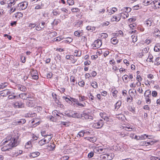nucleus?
<instances>
[{"label":"nucleus","instance_id":"nucleus-5","mask_svg":"<svg viewBox=\"0 0 160 160\" xmlns=\"http://www.w3.org/2000/svg\"><path fill=\"white\" fill-rule=\"evenodd\" d=\"M12 105L15 108H23L24 104L21 102L17 101L13 103Z\"/></svg>","mask_w":160,"mask_h":160},{"label":"nucleus","instance_id":"nucleus-47","mask_svg":"<svg viewBox=\"0 0 160 160\" xmlns=\"http://www.w3.org/2000/svg\"><path fill=\"white\" fill-rule=\"evenodd\" d=\"M36 114L35 113H32L31 112H29L27 114V116L28 117H34L35 116Z\"/></svg>","mask_w":160,"mask_h":160},{"label":"nucleus","instance_id":"nucleus-13","mask_svg":"<svg viewBox=\"0 0 160 160\" xmlns=\"http://www.w3.org/2000/svg\"><path fill=\"white\" fill-rule=\"evenodd\" d=\"M151 5L154 9L160 8V2L158 1H152Z\"/></svg>","mask_w":160,"mask_h":160},{"label":"nucleus","instance_id":"nucleus-31","mask_svg":"<svg viewBox=\"0 0 160 160\" xmlns=\"http://www.w3.org/2000/svg\"><path fill=\"white\" fill-rule=\"evenodd\" d=\"M121 18H123L125 19L127 18L129 16L128 13L126 12H122L119 13Z\"/></svg>","mask_w":160,"mask_h":160},{"label":"nucleus","instance_id":"nucleus-17","mask_svg":"<svg viewBox=\"0 0 160 160\" xmlns=\"http://www.w3.org/2000/svg\"><path fill=\"white\" fill-rule=\"evenodd\" d=\"M157 141H158L157 140H154L153 141H151L150 142H142L140 143V145L142 146H147L149 145H152L154 143H155L157 142Z\"/></svg>","mask_w":160,"mask_h":160},{"label":"nucleus","instance_id":"nucleus-41","mask_svg":"<svg viewBox=\"0 0 160 160\" xmlns=\"http://www.w3.org/2000/svg\"><path fill=\"white\" fill-rule=\"evenodd\" d=\"M91 86L94 88L97 89L98 88V84L95 81H93L91 83Z\"/></svg>","mask_w":160,"mask_h":160},{"label":"nucleus","instance_id":"nucleus-32","mask_svg":"<svg viewBox=\"0 0 160 160\" xmlns=\"http://www.w3.org/2000/svg\"><path fill=\"white\" fill-rule=\"evenodd\" d=\"M152 0H143L142 3L144 6H147L150 4H152Z\"/></svg>","mask_w":160,"mask_h":160},{"label":"nucleus","instance_id":"nucleus-59","mask_svg":"<svg viewBox=\"0 0 160 160\" xmlns=\"http://www.w3.org/2000/svg\"><path fill=\"white\" fill-rule=\"evenodd\" d=\"M79 99L80 101H83L86 100V97L81 95H79Z\"/></svg>","mask_w":160,"mask_h":160},{"label":"nucleus","instance_id":"nucleus-7","mask_svg":"<svg viewBox=\"0 0 160 160\" xmlns=\"http://www.w3.org/2000/svg\"><path fill=\"white\" fill-rule=\"evenodd\" d=\"M104 149L102 146L96 147L94 148L93 151L96 153H102L104 152Z\"/></svg>","mask_w":160,"mask_h":160},{"label":"nucleus","instance_id":"nucleus-2","mask_svg":"<svg viewBox=\"0 0 160 160\" xmlns=\"http://www.w3.org/2000/svg\"><path fill=\"white\" fill-rule=\"evenodd\" d=\"M74 57L73 55H67L66 56L65 58L67 60H69L71 63L74 64L77 61V59Z\"/></svg>","mask_w":160,"mask_h":160},{"label":"nucleus","instance_id":"nucleus-63","mask_svg":"<svg viewBox=\"0 0 160 160\" xmlns=\"http://www.w3.org/2000/svg\"><path fill=\"white\" fill-rule=\"evenodd\" d=\"M31 136H32V139L31 140L32 141H34V140H36L37 139L38 137L36 136L34 134H32L31 135Z\"/></svg>","mask_w":160,"mask_h":160},{"label":"nucleus","instance_id":"nucleus-57","mask_svg":"<svg viewBox=\"0 0 160 160\" xmlns=\"http://www.w3.org/2000/svg\"><path fill=\"white\" fill-rule=\"evenodd\" d=\"M154 50L155 52H158L160 50V46L157 45L154 47Z\"/></svg>","mask_w":160,"mask_h":160},{"label":"nucleus","instance_id":"nucleus-29","mask_svg":"<svg viewBox=\"0 0 160 160\" xmlns=\"http://www.w3.org/2000/svg\"><path fill=\"white\" fill-rule=\"evenodd\" d=\"M55 145L53 143H51L48 145V149L50 151H53L54 150Z\"/></svg>","mask_w":160,"mask_h":160},{"label":"nucleus","instance_id":"nucleus-56","mask_svg":"<svg viewBox=\"0 0 160 160\" xmlns=\"http://www.w3.org/2000/svg\"><path fill=\"white\" fill-rule=\"evenodd\" d=\"M153 58V56L151 54H149L147 58L146 61L147 62H151L152 61Z\"/></svg>","mask_w":160,"mask_h":160},{"label":"nucleus","instance_id":"nucleus-40","mask_svg":"<svg viewBox=\"0 0 160 160\" xmlns=\"http://www.w3.org/2000/svg\"><path fill=\"white\" fill-rule=\"evenodd\" d=\"M154 34L155 36L160 38V31L157 28L155 29Z\"/></svg>","mask_w":160,"mask_h":160},{"label":"nucleus","instance_id":"nucleus-34","mask_svg":"<svg viewBox=\"0 0 160 160\" xmlns=\"http://www.w3.org/2000/svg\"><path fill=\"white\" fill-rule=\"evenodd\" d=\"M31 140L25 144V147L27 149L30 148L32 147Z\"/></svg>","mask_w":160,"mask_h":160},{"label":"nucleus","instance_id":"nucleus-14","mask_svg":"<svg viewBox=\"0 0 160 160\" xmlns=\"http://www.w3.org/2000/svg\"><path fill=\"white\" fill-rule=\"evenodd\" d=\"M121 18L119 13L118 14H115L113 15L111 19V20L112 22H118L121 19Z\"/></svg>","mask_w":160,"mask_h":160},{"label":"nucleus","instance_id":"nucleus-44","mask_svg":"<svg viewBox=\"0 0 160 160\" xmlns=\"http://www.w3.org/2000/svg\"><path fill=\"white\" fill-rule=\"evenodd\" d=\"M45 137L44 138V139L46 140V142L47 143L49 142V141L51 140L52 139V136L51 135H47L46 136H45Z\"/></svg>","mask_w":160,"mask_h":160},{"label":"nucleus","instance_id":"nucleus-48","mask_svg":"<svg viewBox=\"0 0 160 160\" xmlns=\"http://www.w3.org/2000/svg\"><path fill=\"white\" fill-rule=\"evenodd\" d=\"M146 136V138L148 137V136L146 134H143L140 136H138L139 140H143L145 139V137Z\"/></svg>","mask_w":160,"mask_h":160},{"label":"nucleus","instance_id":"nucleus-64","mask_svg":"<svg viewBox=\"0 0 160 160\" xmlns=\"http://www.w3.org/2000/svg\"><path fill=\"white\" fill-rule=\"evenodd\" d=\"M150 159V160H160V158H159L154 156L151 157Z\"/></svg>","mask_w":160,"mask_h":160},{"label":"nucleus","instance_id":"nucleus-43","mask_svg":"<svg viewBox=\"0 0 160 160\" xmlns=\"http://www.w3.org/2000/svg\"><path fill=\"white\" fill-rule=\"evenodd\" d=\"M121 103V101H118L115 105V109H118L120 107Z\"/></svg>","mask_w":160,"mask_h":160},{"label":"nucleus","instance_id":"nucleus-10","mask_svg":"<svg viewBox=\"0 0 160 160\" xmlns=\"http://www.w3.org/2000/svg\"><path fill=\"white\" fill-rule=\"evenodd\" d=\"M82 117L86 119L92 120L93 117L88 112H83L82 114Z\"/></svg>","mask_w":160,"mask_h":160},{"label":"nucleus","instance_id":"nucleus-25","mask_svg":"<svg viewBox=\"0 0 160 160\" xmlns=\"http://www.w3.org/2000/svg\"><path fill=\"white\" fill-rule=\"evenodd\" d=\"M27 99H32V100H36L37 98L35 97V95L34 94L32 93H28L27 95Z\"/></svg>","mask_w":160,"mask_h":160},{"label":"nucleus","instance_id":"nucleus-8","mask_svg":"<svg viewBox=\"0 0 160 160\" xmlns=\"http://www.w3.org/2000/svg\"><path fill=\"white\" fill-rule=\"evenodd\" d=\"M11 94H14V92H12L8 90H4L1 92V96L6 97L8 95Z\"/></svg>","mask_w":160,"mask_h":160},{"label":"nucleus","instance_id":"nucleus-11","mask_svg":"<svg viewBox=\"0 0 160 160\" xmlns=\"http://www.w3.org/2000/svg\"><path fill=\"white\" fill-rule=\"evenodd\" d=\"M144 24L146 27H150L154 24V21L152 18H149L144 22Z\"/></svg>","mask_w":160,"mask_h":160},{"label":"nucleus","instance_id":"nucleus-16","mask_svg":"<svg viewBox=\"0 0 160 160\" xmlns=\"http://www.w3.org/2000/svg\"><path fill=\"white\" fill-rule=\"evenodd\" d=\"M74 35L75 36L80 37L84 35V32L82 30H77L74 32Z\"/></svg>","mask_w":160,"mask_h":160},{"label":"nucleus","instance_id":"nucleus-35","mask_svg":"<svg viewBox=\"0 0 160 160\" xmlns=\"http://www.w3.org/2000/svg\"><path fill=\"white\" fill-rule=\"evenodd\" d=\"M144 96L145 98L151 97V92L150 90H146L144 92Z\"/></svg>","mask_w":160,"mask_h":160},{"label":"nucleus","instance_id":"nucleus-9","mask_svg":"<svg viewBox=\"0 0 160 160\" xmlns=\"http://www.w3.org/2000/svg\"><path fill=\"white\" fill-rule=\"evenodd\" d=\"M31 75L33 79L37 80L38 78V72L36 70L32 69L31 72Z\"/></svg>","mask_w":160,"mask_h":160},{"label":"nucleus","instance_id":"nucleus-27","mask_svg":"<svg viewBox=\"0 0 160 160\" xmlns=\"http://www.w3.org/2000/svg\"><path fill=\"white\" fill-rule=\"evenodd\" d=\"M28 94L27 93H21L19 95V97L21 98L23 100H27V95Z\"/></svg>","mask_w":160,"mask_h":160},{"label":"nucleus","instance_id":"nucleus-1","mask_svg":"<svg viewBox=\"0 0 160 160\" xmlns=\"http://www.w3.org/2000/svg\"><path fill=\"white\" fill-rule=\"evenodd\" d=\"M19 135L18 133H17L12 138L10 139V142L9 143L12 148L17 146L19 143Z\"/></svg>","mask_w":160,"mask_h":160},{"label":"nucleus","instance_id":"nucleus-51","mask_svg":"<svg viewBox=\"0 0 160 160\" xmlns=\"http://www.w3.org/2000/svg\"><path fill=\"white\" fill-rule=\"evenodd\" d=\"M132 42L134 43L137 41V36L136 35H132L131 36Z\"/></svg>","mask_w":160,"mask_h":160},{"label":"nucleus","instance_id":"nucleus-18","mask_svg":"<svg viewBox=\"0 0 160 160\" xmlns=\"http://www.w3.org/2000/svg\"><path fill=\"white\" fill-rule=\"evenodd\" d=\"M136 80L137 82L136 83L137 86L138 87H140L141 85V82L142 80V78L139 75H137L136 77Z\"/></svg>","mask_w":160,"mask_h":160},{"label":"nucleus","instance_id":"nucleus-53","mask_svg":"<svg viewBox=\"0 0 160 160\" xmlns=\"http://www.w3.org/2000/svg\"><path fill=\"white\" fill-rule=\"evenodd\" d=\"M154 64L155 65H158L160 64V58H157L154 62Z\"/></svg>","mask_w":160,"mask_h":160},{"label":"nucleus","instance_id":"nucleus-38","mask_svg":"<svg viewBox=\"0 0 160 160\" xmlns=\"http://www.w3.org/2000/svg\"><path fill=\"white\" fill-rule=\"evenodd\" d=\"M76 81L74 77L73 76H71L70 77V82L71 83L72 86L73 87L75 85V82Z\"/></svg>","mask_w":160,"mask_h":160},{"label":"nucleus","instance_id":"nucleus-4","mask_svg":"<svg viewBox=\"0 0 160 160\" xmlns=\"http://www.w3.org/2000/svg\"><path fill=\"white\" fill-rule=\"evenodd\" d=\"M103 160H111L113 158V155L112 153L105 154L101 155Z\"/></svg>","mask_w":160,"mask_h":160},{"label":"nucleus","instance_id":"nucleus-62","mask_svg":"<svg viewBox=\"0 0 160 160\" xmlns=\"http://www.w3.org/2000/svg\"><path fill=\"white\" fill-rule=\"evenodd\" d=\"M136 20V19L133 18H130L128 19V24H129L130 23H134L133 22H134Z\"/></svg>","mask_w":160,"mask_h":160},{"label":"nucleus","instance_id":"nucleus-46","mask_svg":"<svg viewBox=\"0 0 160 160\" xmlns=\"http://www.w3.org/2000/svg\"><path fill=\"white\" fill-rule=\"evenodd\" d=\"M46 140L44 139V138L43 139H42L41 140H40L39 142L38 143L39 145L40 146H42L45 144L46 143H48L46 141Z\"/></svg>","mask_w":160,"mask_h":160},{"label":"nucleus","instance_id":"nucleus-42","mask_svg":"<svg viewBox=\"0 0 160 160\" xmlns=\"http://www.w3.org/2000/svg\"><path fill=\"white\" fill-rule=\"evenodd\" d=\"M71 11L72 13H77L80 12V10L78 8H72L71 9Z\"/></svg>","mask_w":160,"mask_h":160},{"label":"nucleus","instance_id":"nucleus-24","mask_svg":"<svg viewBox=\"0 0 160 160\" xmlns=\"http://www.w3.org/2000/svg\"><path fill=\"white\" fill-rule=\"evenodd\" d=\"M12 137L10 136H7L1 142V144L2 145H3L7 143L11 139Z\"/></svg>","mask_w":160,"mask_h":160},{"label":"nucleus","instance_id":"nucleus-20","mask_svg":"<svg viewBox=\"0 0 160 160\" xmlns=\"http://www.w3.org/2000/svg\"><path fill=\"white\" fill-rule=\"evenodd\" d=\"M36 100L28 99L27 102V105L29 107H34L35 106V102Z\"/></svg>","mask_w":160,"mask_h":160},{"label":"nucleus","instance_id":"nucleus-55","mask_svg":"<svg viewBox=\"0 0 160 160\" xmlns=\"http://www.w3.org/2000/svg\"><path fill=\"white\" fill-rule=\"evenodd\" d=\"M67 3L69 6H72L74 4V2L73 0H67Z\"/></svg>","mask_w":160,"mask_h":160},{"label":"nucleus","instance_id":"nucleus-23","mask_svg":"<svg viewBox=\"0 0 160 160\" xmlns=\"http://www.w3.org/2000/svg\"><path fill=\"white\" fill-rule=\"evenodd\" d=\"M111 92H112L113 97L114 98H116L117 97V95L118 92V91L116 90L115 87H114L112 88Z\"/></svg>","mask_w":160,"mask_h":160},{"label":"nucleus","instance_id":"nucleus-30","mask_svg":"<svg viewBox=\"0 0 160 160\" xmlns=\"http://www.w3.org/2000/svg\"><path fill=\"white\" fill-rule=\"evenodd\" d=\"M52 13L54 16H57L60 13V12L58 8H57L53 10Z\"/></svg>","mask_w":160,"mask_h":160},{"label":"nucleus","instance_id":"nucleus-21","mask_svg":"<svg viewBox=\"0 0 160 160\" xmlns=\"http://www.w3.org/2000/svg\"><path fill=\"white\" fill-rule=\"evenodd\" d=\"M73 55L74 56L79 57L82 55V51L79 49L75 50L73 52Z\"/></svg>","mask_w":160,"mask_h":160},{"label":"nucleus","instance_id":"nucleus-60","mask_svg":"<svg viewBox=\"0 0 160 160\" xmlns=\"http://www.w3.org/2000/svg\"><path fill=\"white\" fill-rule=\"evenodd\" d=\"M145 99L146 102L147 104H150L151 102L150 97L145 98Z\"/></svg>","mask_w":160,"mask_h":160},{"label":"nucleus","instance_id":"nucleus-36","mask_svg":"<svg viewBox=\"0 0 160 160\" xmlns=\"http://www.w3.org/2000/svg\"><path fill=\"white\" fill-rule=\"evenodd\" d=\"M39 154L40 153L38 152H33L30 153V157L34 158L38 157Z\"/></svg>","mask_w":160,"mask_h":160},{"label":"nucleus","instance_id":"nucleus-3","mask_svg":"<svg viewBox=\"0 0 160 160\" xmlns=\"http://www.w3.org/2000/svg\"><path fill=\"white\" fill-rule=\"evenodd\" d=\"M28 6V3L24 2L19 3L18 5V9L19 10H22L26 9Z\"/></svg>","mask_w":160,"mask_h":160},{"label":"nucleus","instance_id":"nucleus-49","mask_svg":"<svg viewBox=\"0 0 160 160\" xmlns=\"http://www.w3.org/2000/svg\"><path fill=\"white\" fill-rule=\"evenodd\" d=\"M61 10L62 12H63L67 14H69L70 13V12L65 8H62L61 9Z\"/></svg>","mask_w":160,"mask_h":160},{"label":"nucleus","instance_id":"nucleus-58","mask_svg":"<svg viewBox=\"0 0 160 160\" xmlns=\"http://www.w3.org/2000/svg\"><path fill=\"white\" fill-rule=\"evenodd\" d=\"M78 85L80 87H83L85 85V82L83 80H82L78 82Z\"/></svg>","mask_w":160,"mask_h":160},{"label":"nucleus","instance_id":"nucleus-33","mask_svg":"<svg viewBox=\"0 0 160 160\" xmlns=\"http://www.w3.org/2000/svg\"><path fill=\"white\" fill-rule=\"evenodd\" d=\"M123 81L126 83H128L129 81L128 79V75L125 74L122 77Z\"/></svg>","mask_w":160,"mask_h":160},{"label":"nucleus","instance_id":"nucleus-28","mask_svg":"<svg viewBox=\"0 0 160 160\" xmlns=\"http://www.w3.org/2000/svg\"><path fill=\"white\" fill-rule=\"evenodd\" d=\"M122 128L124 130L128 131H131L132 130V129H134L133 128L132 129V127L131 126H129L128 125H125L124 126H122Z\"/></svg>","mask_w":160,"mask_h":160},{"label":"nucleus","instance_id":"nucleus-50","mask_svg":"<svg viewBox=\"0 0 160 160\" xmlns=\"http://www.w3.org/2000/svg\"><path fill=\"white\" fill-rule=\"evenodd\" d=\"M108 37V35L106 33H102L100 35V38L101 39H105Z\"/></svg>","mask_w":160,"mask_h":160},{"label":"nucleus","instance_id":"nucleus-19","mask_svg":"<svg viewBox=\"0 0 160 160\" xmlns=\"http://www.w3.org/2000/svg\"><path fill=\"white\" fill-rule=\"evenodd\" d=\"M12 148L10 144L9 143L8 144L2 147L1 148V150L2 151H9V149H11Z\"/></svg>","mask_w":160,"mask_h":160},{"label":"nucleus","instance_id":"nucleus-22","mask_svg":"<svg viewBox=\"0 0 160 160\" xmlns=\"http://www.w3.org/2000/svg\"><path fill=\"white\" fill-rule=\"evenodd\" d=\"M99 114L102 118H103L105 120H106L107 121H109V118L105 112H101Z\"/></svg>","mask_w":160,"mask_h":160},{"label":"nucleus","instance_id":"nucleus-61","mask_svg":"<svg viewBox=\"0 0 160 160\" xmlns=\"http://www.w3.org/2000/svg\"><path fill=\"white\" fill-rule=\"evenodd\" d=\"M136 25L135 23H130L129 24V26L130 28L134 29L136 27Z\"/></svg>","mask_w":160,"mask_h":160},{"label":"nucleus","instance_id":"nucleus-26","mask_svg":"<svg viewBox=\"0 0 160 160\" xmlns=\"http://www.w3.org/2000/svg\"><path fill=\"white\" fill-rule=\"evenodd\" d=\"M85 139L92 143L94 142L97 140V138L95 137H93L92 138L87 137L85 138Z\"/></svg>","mask_w":160,"mask_h":160},{"label":"nucleus","instance_id":"nucleus-6","mask_svg":"<svg viewBox=\"0 0 160 160\" xmlns=\"http://www.w3.org/2000/svg\"><path fill=\"white\" fill-rule=\"evenodd\" d=\"M104 122L102 120H100L98 122L93 123L92 126L96 128H101L103 125Z\"/></svg>","mask_w":160,"mask_h":160},{"label":"nucleus","instance_id":"nucleus-45","mask_svg":"<svg viewBox=\"0 0 160 160\" xmlns=\"http://www.w3.org/2000/svg\"><path fill=\"white\" fill-rule=\"evenodd\" d=\"M26 121L24 119H21L19 120L16 122V124H23L25 123Z\"/></svg>","mask_w":160,"mask_h":160},{"label":"nucleus","instance_id":"nucleus-15","mask_svg":"<svg viewBox=\"0 0 160 160\" xmlns=\"http://www.w3.org/2000/svg\"><path fill=\"white\" fill-rule=\"evenodd\" d=\"M16 87L18 90L22 92H26L27 90V88L25 86L20 84H17L16 85Z\"/></svg>","mask_w":160,"mask_h":160},{"label":"nucleus","instance_id":"nucleus-12","mask_svg":"<svg viewBox=\"0 0 160 160\" xmlns=\"http://www.w3.org/2000/svg\"><path fill=\"white\" fill-rule=\"evenodd\" d=\"M102 44L101 41L100 40H97L95 41L94 43L93 48L94 49L100 48Z\"/></svg>","mask_w":160,"mask_h":160},{"label":"nucleus","instance_id":"nucleus-37","mask_svg":"<svg viewBox=\"0 0 160 160\" xmlns=\"http://www.w3.org/2000/svg\"><path fill=\"white\" fill-rule=\"evenodd\" d=\"M118 40L116 37L112 38L111 39V42L114 45H116L118 42Z\"/></svg>","mask_w":160,"mask_h":160},{"label":"nucleus","instance_id":"nucleus-39","mask_svg":"<svg viewBox=\"0 0 160 160\" xmlns=\"http://www.w3.org/2000/svg\"><path fill=\"white\" fill-rule=\"evenodd\" d=\"M15 17L17 18H22L23 17V14L20 12H17L14 14Z\"/></svg>","mask_w":160,"mask_h":160},{"label":"nucleus","instance_id":"nucleus-54","mask_svg":"<svg viewBox=\"0 0 160 160\" xmlns=\"http://www.w3.org/2000/svg\"><path fill=\"white\" fill-rule=\"evenodd\" d=\"M18 97L16 95H12L9 94V96L8 97V99H16Z\"/></svg>","mask_w":160,"mask_h":160},{"label":"nucleus","instance_id":"nucleus-52","mask_svg":"<svg viewBox=\"0 0 160 160\" xmlns=\"http://www.w3.org/2000/svg\"><path fill=\"white\" fill-rule=\"evenodd\" d=\"M23 151L21 150H18L14 152L15 155L16 156L21 155Z\"/></svg>","mask_w":160,"mask_h":160}]
</instances>
